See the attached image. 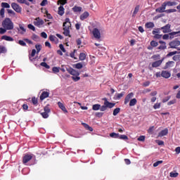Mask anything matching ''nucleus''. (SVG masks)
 <instances>
[{
    "label": "nucleus",
    "mask_w": 180,
    "mask_h": 180,
    "mask_svg": "<svg viewBox=\"0 0 180 180\" xmlns=\"http://www.w3.org/2000/svg\"><path fill=\"white\" fill-rule=\"evenodd\" d=\"M102 101H104L103 105L100 107V110L102 112H105L108 108L111 109L116 105V103H110L106 97L103 98Z\"/></svg>",
    "instance_id": "f257e3e1"
},
{
    "label": "nucleus",
    "mask_w": 180,
    "mask_h": 180,
    "mask_svg": "<svg viewBox=\"0 0 180 180\" xmlns=\"http://www.w3.org/2000/svg\"><path fill=\"white\" fill-rule=\"evenodd\" d=\"M71 26L72 24L70 21V18H66L65 20V22H63V34H65V36L71 37V35L70 34V30L71 29Z\"/></svg>",
    "instance_id": "f03ea898"
},
{
    "label": "nucleus",
    "mask_w": 180,
    "mask_h": 180,
    "mask_svg": "<svg viewBox=\"0 0 180 180\" xmlns=\"http://www.w3.org/2000/svg\"><path fill=\"white\" fill-rule=\"evenodd\" d=\"M2 27L5 29H6L7 30H11L13 29V22L11 20L10 18H6V19H4V20L2 22Z\"/></svg>",
    "instance_id": "7ed1b4c3"
},
{
    "label": "nucleus",
    "mask_w": 180,
    "mask_h": 180,
    "mask_svg": "<svg viewBox=\"0 0 180 180\" xmlns=\"http://www.w3.org/2000/svg\"><path fill=\"white\" fill-rule=\"evenodd\" d=\"M179 34H180V31L179 32H171L169 34H166L163 36V39H173L174 37H177L179 36Z\"/></svg>",
    "instance_id": "20e7f679"
},
{
    "label": "nucleus",
    "mask_w": 180,
    "mask_h": 180,
    "mask_svg": "<svg viewBox=\"0 0 180 180\" xmlns=\"http://www.w3.org/2000/svg\"><path fill=\"white\" fill-rule=\"evenodd\" d=\"M32 158H33V154H28V153L25 154L22 158V164L26 165V164H27L29 161H31Z\"/></svg>",
    "instance_id": "39448f33"
},
{
    "label": "nucleus",
    "mask_w": 180,
    "mask_h": 180,
    "mask_svg": "<svg viewBox=\"0 0 180 180\" xmlns=\"http://www.w3.org/2000/svg\"><path fill=\"white\" fill-rule=\"evenodd\" d=\"M66 71H68V72H69V74L72 77L80 75V73L78 71L69 66L66 67Z\"/></svg>",
    "instance_id": "423d86ee"
},
{
    "label": "nucleus",
    "mask_w": 180,
    "mask_h": 180,
    "mask_svg": "<svg viewBox=\"0 0 180 180\" xmlns=\"http://www.w3.org/2000/svg\"><path fill=\"white\" fill-rule=\"evenodd\" d=\"M36 49H37V51L36 49H33L32 51V53L30 54V60H32V58L34 57L35 56V54L36 53L38 54L40 51V50H41V46H36Z\"/></svg>",
    "instance_id": "0eeeda50"
},
{
    "label": "nucleus",
    "mask_w": 180,
    "mask_h": 180,
    "mask_svg": "<svg viewBox=\"0 0 180 180\" xmlns=\"http://www.w3.org/2000/svg\"><path fill=\"white\" fill-rule=\"evenodd\" d=\"M165 58H163L161 60H156L152 63L153 68H157L161 66L162 63H163Z\"/></svg>",
    "instance_id": "6e6552de"
},
{
    "label": "nucleus",
    "mask_w": 180,
    "mask_h": 180,
    "mask_svg": "<svg viewBox=\"0 0 180 180\" xmlns=\"http://www.w3.org/2000/svg\"><path fill=\"white\" fill-rule=\"evenodd\" d=\"M11 7L17 13H20L22 11V8L17 4L15 3H12L11 4Z\"/></svg>",
    "instance_id": "1a4fd4ad"
},
{
    "label": "nucleus",
    "mask_w": 180,
    "mask_h": 180,
    "mask_svg": "<svg viewBox=\"0 0 180 180\" xmlns=\"http://www.w3.org/2000/svg\"><path fill=\"white\" fill-rule=\"evenodd\" d=\"M49 112H51L49 107H44V112L41 113V115L44 119H47L49 117Z\"/></svg>",
    "instance_id": "9d476101"
},
{
    "label": "nucleus",
    "mask_w": 180,
    "mask_h": 180,
    "mask_svg": "<svg viewBox=\"0 0 180 180\" xmlns=\"http://www.w3.org/2000/svg\"><path fill=\"white\" fill-rule=\"evenodd\" d=\"M93 35L96 39H100L101 37V32L98 28H94L92 31Z\"/></svg>",
    "instance_id": "9b49d317"
},
{
    "label": "nucleus",
    "mask_w": 180,
    "mask_h": 180,
    "mask_svg": "<svg viewBox=\"0 0 180 180\" xmlns=\"http://www.w3.org/2000/svg\"><path fill=\"white\" fill-rule=\"evenodd\" d=\"M44 24V22L43 20L40 19L39 18H37L35 19V21H34V25L35 26H37L39 27H40L41 25H43Z\"/></svg>",
    "instance_id": "f8f14e48"
},
{
    "label": "nucleus",
    "mask_w": 180,
    "mask_h": 180,
    "mask_svg": "<svg viewBox=\"0 0 180 180\" xmlns=\"http://www.w3.org/2000/svg\"><path fill=\"white\" fill-rule=\"evenodd\" d=\"M133 96H134L133 92L129 93L124 98V105H127L129 102L130 99L133 98Z\"/></svg>",
    "instance_id": "ddd939ff"
},
{
    "label": "nucleus",
    "mask_w": 180,
    "mask_h": 180,
    "mask_svg": "<svg viewBox=\"0 0 180 180\" xmlns=\"http://www.w3.org/2000/svg\"><path fill=\"white\" fill-rule=\"evenodd\" d=\"M160 29L158 28V29H155V30H153L152 32V33L154 35L155 38L160 39L162 37V35L158 34L160 32Z\"/></svg>",
    "instance_id": "4468645a"
},
{
    "label": "nucleus",
    "mask_w": 180,
    "mask_h": 180,
    "mask_svg": "<svg viewBox=\"0 0 180 180\" xmlns=\"http://www.w3.org/2000/svg\"><path fill=\"white\" fill-rule=\"evenodd\" d=\"M166 5H165V3H163L162 4V6L160 7V8H157L156 9V12H158V13H165V11H166Z\"/></svg>",
    "instance_id": "2eb2a0df"
},
{
    "label": "nucleus",
    "mask_w": 180,
    "mask_h": 180,
    "mask_svg": "<svg viewBox=\"0 0 180 180\" xmlns=\"http://www.w3.org/2000/svg\"><path fill=\"white\" fill-rule=\"evenodd\" d=\"M171 77V72L167 70L162 71V77L165 79H169Z\"/></svg>",
    "instance_id": "dca6fc26"
},
{
    "label": "nucleus",
    "mask_w": 180,
    "mask_h": 180,
    "mask_svg": "<svg viewBox=\"0 0 180 180\" xmlns=\"http://www.w3.org/2000/svg\"><path fill=\"white\" fill-rule=\"evenodd\" d=\"M170 28H171V25L167 24L165 26L161 27V29H160V30H163L162 32L164 33H168V32H170V31H171Z\"/></svg>",
    "instance_id": "f3484780"
},
{
    "label": "nucleus",
    "mask_w": 180,
    "mask_h": 180,
    "mask_svg": "<svg viewBox=\"0 0 180 180\" xmlns=\"http://www.w3.org/2000/svg\"><path fill=\"white\" fill-rule=\"evenodd\" d=\"M174 61H168L166 63L165 66L163 68L164 70H167L170 68L174 67Z\"/></svg>",
    "instance_id": "a211bd4d"
},
{
    "label": "nucleus",
    "mask_w": 180,
    "mask_h": 180,
    "mask_svg": "<svg viewBox=\"0 0 180 180\" xmlns=\"http://www.w3.org/2000/svg\"><path fill=\"white\" fill-rule=\"evenodd\" d=\"M58 106H59V108H60V110H62V111H63L65 113L68 112V111L67 108L65 107L64 104H63V103H60V101L58 102Z\"/></svg>",
    "instance_id": "6ab92c4d"
},
{
    "label": "nucleus",
    "mask_w": 180,
    "mask_h": 180,
    "mask_svg": "<svg viewBox=\"0 0 180 180\" xmlns=\"http://www.w3.org/2000/svg\"><path fill=\"white\" fill-rule=\"evenodd\" d=\"M49 96V91H43L41 95L40 96V100L44 101L45 98H48Z\"/></svg>",
    "instance_id": "aec40b11"
},
{
    "label": "nucleus",
    "mask_w": 180,
    "mask_h": 180,
    "mask_svg": "<svg viewBox=\"0 0 180 180\" xmlns=\"http://www.w3.org/2000/svg\"><path fill=\"white\" fill-rule=\"evenodd\" d=\"M60 49L59 50L57 51L58 55L63 56V53H65L66 50L64 48V46H59Z\"/></svg>",
    "instance_id": "412c9836"
},
{
    "label": "nucleus",
    "mask_w": 180,
    "mask_h": 180,
    "mask_svg": "<svg viewBox=\"0 0 180 180\" xmlns=\"http://www.w3.org/2000/svg\"><path fill=\"white\" fill-rule=\"evenodd\" d=\"M124 96V91H122L119 94H116L115 95L114 99L115 100H120V98H122Z\"/></svg>",
    "instance_id": "4be33fe9"
},
{
    "label": "nucleus",
    "mask_w": 180,
    "mask_h": 180,
    "mask_svg": "<svg viewBox=\"0 0 180 180\" xmlns=\"http://www.w3.org/2000/svg\"><path fill=\"white\" fill-rule=\"evenodd\" d=\"M165 6H175L177 5V3L175 1H166L164 2Z\"/></svg>",
    "instance_id": "5701e85b"
},
{
    "label": "nucleus",
    "mask_w": 180,
    "mask_h": 180,
    "mask_svg": "<svg viewBox=\"0 0 180 180\" xmlns=\"http://www.w3.org/2000/svg\"><path fill=\"white\" fill-rule=\"evenodd\" d=\"M64 11L65 8L63 6H59V8H58V14H59V15L60 16L63 15V14L65 13Z\"/></svg>",
    "instance_id": "b1692460"
},
{
    "label": "nucleus",
    "mask_w": 180,
    "mask_h": 180,
    "mask_svg": "<svg viewBox=\"0 0 180 180\" xmlns=\"http://www.w3.org/2000/svg\"><path fill=\"white\" fill-rule=\"evenodd\" d=\"M89 16V13L88 12H84L80 15L79 19L81 20H84L86 19Z\"/></svg>",
    "instance_id": "393cba45"
},
{
    "label": "nucleus",
    "mask_w": 180,
    "mask_h": 180,
    "mask_svg": "<svg viewBox=\"0 0 180 180\" xmlns=\"http://www.w3.org/2000/svg\"><path fill=\"white\" fill-rule=\"evenodd\" d=\"M168 134V129H165L164 130H162V131H160L158 134V137H162L164 136H166Z\"/></svg>",
    "instance_id": "a878e982"
},
{
    "label": "nucleus",
    "mask_w": 180,
    "mask_h": 180,
    "mask_svg": "<svg viewBox=\"0 0 180 180\" xmlns=\"http://www.w3.org/2000/svg\"><path fill=\"white\" fill-rule=\"evenodd\" d=\"M82 125L88 131H93L94 129L91 127H89V124H86V123H82Z\"/></svg>",
    "instance_id": "bb28decb"
},
{
    "label": "nucleus",
    "mask_w": 180,
    "mask_h": 180,
    "mask_svg": "<svg viewBox=\"0 0 180 180\" xmlns=\"http://www.w3.org/2000/svg\"><path fill=\"white\" fill-rule=\"evenodd\" d=\"M137 103V100L136 98H131L129 101V106H134Z\"/></svg>",
    "instance_id": "cd10ccee"
},
{
    "label": "nucleus",
    "mask_w": 180,
    "mask_h": 180,
    "mask_svg": "<svg viewBox=\"0 0 180 180\" xmlns=\"http://www.w3.org/2000/svg\"><path fill=\"white\" fill-rule=\"evenodd\" d=\"M1 39H5L6 41H13V39L12 37L6 35L2 36Z\"/></svg>",
    "instance_id": "c85d7f7f"
},
{
    "label": "nucleus",
    "mask_w": 180,
    "mask_h": 180,
    "mask_svg": "<svg viewBox=\"0 0 180 180\" xmlns=\"http://www.w3.org/2000/svg\"><path fill=\"white\" fill-rule=\"evenodd\" d=\"M86 58V55L84 53H80L79 56V59L81 61L85 60Z\"/></svg>",
    "instance_id": "c756f323"
},
{
    "label": "nucleus",
    "mask_w": 180,
    "mask_h": 180,
    "mask_svg": "<svg viewBox=\"0 0 180 180\" xmlns=\"http://www.w3.org/2000/svg\"><path fill=\"white\" fill-rule=\"evenodd\" d=\"M145 27L148 29L153 28L155 27V25L153 22H149L146 23Z\"/></svg>",
    "instance_id": "7c9ffc66"
},
{
    "label": "nucleus",
    "mask_w": 180,
    "mask_h": 180,
    "mask_svg": "<svg viewBox=\"0 0 180 180\" xmlns=\"http://www.w3.org/2000/svg\"><path fill=\"white\" fill-rule=\"evenodd\" d=\"M101 104H94L92 105V110H99L101 109Z\"/></svg>",
    "instance_id": "2f4dec72"
},
{
    "label": "nucleus",
    "mask_w": 180,
    "mask_h": 180,
    "mask_svg": "<svg viewBox=\"0 0 180 180\" xmlns=\"http://www.w3.org/2000/svg\"><path fill=\"white\" fill-rule=\"evenodd\" d=\"M74 68L75 69L80 70V69L83 68V64L81 63H77L74 65Z\"/></svg>",
    "instance_id": "473e14b6"
},
{
    "label": "nucleus",
    "mask_w": 180,
    "mask_h": 180,
    "mask_svg": "<svg viewBox=\"0 0 180 180\" xmlns=\"http://www.w3.org/2000/svg\"><path fill=\"white\" fill-rule=\"evenodd\" d=\"M71 79L75 82H79L81 79V77L79 75H75V76H72Z\"/></svg>",
    "instance_id": "72a5a7b5"
},
{
    "label": "nucleus",
    "mask_w": 180,
    "mask_h": 180,
    "mask_svg": "<svg viewBox=\"0 0 180 180\" xmlns=\"http://www.w3.org/2000/svg\"><path fill=\"white\" fill-rule=\"evenodd\" d=\"M169 46H180V41L174 40L169 44Z\"/></svg>",
    "instance_id": "f704fd0d"
},
{
    "label": "nucleus",
    "mask_w": 180,
    "mask_h": 180,
    "mask_svg": "<svg viewBox=\"0 0 180 180\" xmlns=\"http://www.w3.org/2000/svg\"><path fill=\"white\" fill-rule=\"evenodd\" d=\"M20 29H18V31L20 32V34H24L26 32V29L24 28V27L22 25H19Z\"/></svg>",
    "instance_id": "c9c22d12"
},
{
    "label": "nucleus",
    "mask_w": 180,
    "mask_h": 180,
    "mask_svg": "<svg viewBox=\"0 0 180 180\" xmlns=\"http://www.w3.org/2000/svg\"><path fill=\"white\" fill-rule=\"evenodd\" d=\"M1 7L2 8L5 9V8H11V5H9V4L8 3H1Z\"/></svg>",
    "instance_id": "e433bc0d"
},
{
    "label": "nucleus",
    "mask_w": 180,
    "mask_h": 180,
    "mask_svg": "<svg viewBox=\"0 0 180 180\" xmlns=\"http://www.w3.org/2000/svg\"><path fill=\"white\" fill-rule=\"evenodd\" d=\"M76 51H77V50H76V49H74L73 51L70 53V57L71 58H73V59H75V60H77V58L75 56Z\"/></svg>",
    "instance_id": "4c0bfd02"
},
{
    "label": "nucleus",
    "mask_w": 180,
    "mask_h": 180,
    "mask_svg": "<svg viewBox=\"0 0 180 180\" xmlns=\"http://www.w3.org/2000/svg\"><path fill=\"white\" fill-rule=\"evenodd\" d=\"M139 8H140V6L139 5L136 6L135 7L133 15H132L133 17H134L136 15V14L139 12Z\"/></svg>",
    "instance_id": "58836bf2"
},
{
    "label": "nucleus",
    "mask_w": 180,
    "mask_h": 180,
    "mask_svg": "<svg viewBox=\"0 0 180 180\" xmlns=\"http://www.w3.org/2000/svg\"><path fill=\"white\" fill-rule=\"evenodd\" d=\"M41 66L45 68L47 70L50 69V65H49L46 62L41 63Z\"/></svg>",
    "instance_id": "ea45409f"
},
{
    "label": "nucleus",
    "mask_w": 180,
    "mask_h": 180,
    "mask_svg": "<svg viewBox=\"0 0 180 180\" xmlns=\"http://www.w3.org/2000/svg\"><path fill=\"white\" fill-rule=\"evenodd\" d=\"M82 8L81 7H78V6H74L73 8H72V11H74V12H80V11H82Z\"/></svg>",
    "instance_id": "a19ab883"
},
{
    "label": "nucleus",
    "mask_w": 180,
    "mask_h": 180,
    "mask_svg": "<svg viewBox=\"0 0 180 180\" xmlns=\"http://www.w3.org/2000/svg\"><path fill=\"white\" fill-rule=\"evenodd\" d=\"M119 112H120V108H115V110H113V116H116L117 115V114H119Z\"/></svg>",
    "instance_id": "79ce46f5"
},
{
    "label": "nucleus",
    "mask_w": 180,
    "mask_h": 180,
    "mask_svg": "<svg viewBox=\"0 0 180 180\" xmlns=\"http://www.w3.org/2000/svg\"><path fill=\"white\" fill-rule=\"evenodd\" d=\"M52 71L54 74H57V73H59L60 72V68L58 67H53V69H52Z\"/></svg>",
    "instance_id": "37998d69"
},
{
    "label": "nucleus",
    "mask_w": 180,
    "mask_h": 180,
    "mask_svg": "<svg viewBox=\"0 0 180 180\" xmlns=\"http://www.w3.org/2000/svg\"><path fill=\"white\" fill-rule=\"evenodd\" d=\"M0 53H6V48L5 46H0Z\"/></svg>",
    "instance_id": "c03bdc74"
},
{
    "label": "nucleus",
    "mask_w": 180,
    "mask_h": 180,
    "mask_svg": "<svg viewBox=\"0 0 180 180\" xmlns=\"http://www.w3.org/2000/svg\"><path fill=\"white\" fill-rule=\"evenodd\" d=\"M178 176H179V173L178 172H172L170 173V177H172V178H176V177H178Z\"/></svg>",
    "instance_id": "a18cd8bd"
},
{
    "label": "nucleus",
    "mask_w": 180,
    "mask_h": 180,
    "mask_svg": "<svg viewBox=\"0 0 180 180\" xmlns=\"http://www.w3.org/2000/svg\"><path fill=\"white\" fill-rule=\"evenodd\" d=\"M110 136L115 139H119V134L115 132L110 134Z\"/></svg>",
    "instance_id": "49530a36"
},
{
    "label": "nucleus",
    "mask_w": 180,
    "mask_h": 180,
    "mask_svg": "<svg viewBox=\"0 0 180 180\" xmlns=\"http://www.w3.org/2000/svg\"><path fill=\"white\" fill-rule=\"evenodd\" d=\"M178 52L176 51H172V52H169L168 54H167V57H172V56H175L176 54H177Z\"/></svg>",
    "instance_id": "de8ad7c7"
},
{
    "label": "nucleus",
    "mask_w": 180,
    "mask_h": 180,
    "mask_svg": "<svg viewBox=\"0 0 180 180\" xmlns=\"http://www.w3.org/2000/svg\"><path fill=\"white\" fill-rule=\"evenodd\" d=\"M118 139H122V140H128V137L126 135H120V134H119Z\"/></svg>",
    "instance_id": "09e8293b"
},
{
    "label": "nucleus",
    "mask_w": 180,
    "mask_h": 180,
    "mask_svg": "<svg viewBox=\"0 0 180 180\" xmlns=\"http://www.w3.org/2000/svg\"><path fill=\"white\" fill-rule=\"evenodd\" d=\"M152 59H153L154 60H160V56L159 54L153 55L152 56Z\"/></svg>",
    "instance_id": "8fccbe9b"
},
{
    "label": "nucleus",
    "mask_w": 180,
    "mask_h": 180,
    "mask_svg": "<svg viewBox=\"0 0 180 180\" xmlns=\"http://www.w3.org/2000/svg\"><path fill=\"white\" fill-rule=\"evenodd\" d=\"M160 107H161L160 103H156L153 105V108H154L155 110L159 109V108H160Z\"/></svg>",
    "instance_id": "3c124183"
},
{
    "label": "nucleus",
    "mask_w": 180,
    "mask_h": 180,
    "mask_svg": "<svg viewBox=\"0 0 180 180\" xmlns=\"http://www.w3.org/2000/svg\"><path fill=\"white\" fill-rule=\"evenodd\" d=\"M67 1L68 0H59L58 1V4H60V5H62V6L65 4H67Z\"/></svg>",
    "instance_id": "603ef678"
},
{
    "label": "nucleus",
    "mask_w": 180,
    "mask_h": 180,
    "mask_svg": "<svg viewBox=\"0 0 180 180\" xmlns=\"http://www.w3.org/2000/svg\"><path fill=\"white\" fill-rule=\"evenodd\" d=\"M32 38L33 40H34V41H38L39 39V37L35 34L32 35Z\"/></svg>",
    "instance_id": "864d4df0"
},
{
    "label": "nucleus",
    "mask_w": 180,
    "mask_h": 180,
    "mask_svg": "<svg viewBox=\"0 0 180 180\" xmlns=\"http://www.w3.org/2000/svg\"><path fill=\"white\" fill-rule=\"evenodd\" d=\"M174 61H180V55H176L173 57Z\"/></svg>",
    "instance_id": "5fc2aeb1"
},
{
    "label": "nucleus",
    "mask_w": 180,
    "mask_h": 180,
    "mask_svg": "<svg viewBox=\"0 0 180 180\" xmlns=\"http://www.w3.org/2000/svg\"><path fill=\"white\" fill-rule=\"evenodd\" d=\"M162 160H158L153 164V167H158V165H160V164H162Z\"/></svg>",
    "instance_id": "6e6d98bb"
},
{
    "label": "nucleus",
    "mask_w": 180,
    "mask_h": 180,
    "mask_svg": "<svg viewBox=\"0 0 180 180\" xmlns=\"http://www.w3.org/2000/svg\"><path fill=\"white\" fill-rule=\"evenodd\" d=\"M0 15L4 18L5 17V8H1L0 10Z\"/></svg>",
    "instance_id": "4d7b16f0"
},
{
    "label": "nucleus",
    "mask_w": 180,
    "mask_h": 180,
    "mask_svg": "<svg viewBox=\"0 0 180 180\" xmlns=\"http://www.w3.org/2000/svg\"><path fill=\"white\" fill-rule=\"evenodd\" d=\"M32 102L34 105H37L38 103V100L35 97H32Z\"/></svg>",
    "instance_id": "13d9d810"
},
{
    "label": "nucleus",
    "mask_w": 180,
    "mask_h": 180,
    "mask_svg": "<svg viewBox=\"0 0 180 180\" xmlns=\"http://www.w3.org/2000/svg\"><path fill=\"white\" fill-rule=\"evenodd\" d=\"M176 12V9H169V10H166L165 13H175Z\"/></svg>",
    "instance_id": "bf43d9fd"
},
{
    "label": "nucleus",
    "mask_w": 180,
    "mask_h": 180,
    "mask_svg": "<svg viewBox=\"0 0 180 180\" xmlns=\"http://www.w3.org/2000/svg\"><path fill=\"white\" fill-rule=\"evenodd\" d=\"M7 30H8L7 29L1 27L0 28V34H5V32H6Z\"/></svg>",
    "instance_id": "052dcab7"
},
{
    "label": "nucleus",
    "mask_w": 180,
    "mask_h": 180,
    "mask_svg": "<svg viewBox=\"0 0 180 180\" xmlns=\"http://www.w3.org/2000/svg\"><path fill=\"white\" fill-rule=\"evenodd\" d=\"M49 39L51 40V41H56V40L58 39L55 36L51 35L49 37Z\"/></svg>",
    "instance_id": "680f3d73"
},
{
    "label": "nucleus",
    "mask_w": 180,
    "mask_h": 180,
    "mask_svg": "<svg viewBox=\"0 0 180 180\" xmlns=\"http://www.w3.org/2000/svg\"><path fill=\"white\" fill-rule=\"evenodd\" d=\"M146 137L144 136H140L137 140L139 141H145Z\"/></svg>",
    "instance_id": "e2e57ef3"
},
{
    "label": "nucleus",
    "mask_w": 180,
    "mask_h": 180,
    "mask_svg": "<svg viewBox=\"0 0 180 180\" xmlns=\"http://www.w3.org/2000/svg\"><path fill=\"white\" fill-rule=\"evenodd\" d=\"M27 27H28L29 29L33 30V31H35V27H34V26L32 25V24H29V25H27Z\"/></svg>",
    "instance_id": "0e129e2a"
},
{
    "label": "nucleus",
    "mask_w": 180,
    "mask_h": 180,
    "mask_svg": "<svg viewBox=\"0 0 180 180\" xmlns=\"http://www.w3.org/2000/svg\"><path fill=\"white\" fill-rule=\"evenodd\" d=\"M46 4H48V1L47 0H43L40 5L41 6H45Z\"/></svg>",
    "instance_id": "69168bd1"
},
{
    "label": "nucleus",
    "mask_w": 180,
    "mask_h": 180,
    "mask_svg": "<svg viewBox=\"0 0 180 180\" xmlns=\"http://www.w3.org/2000/svg\"><path fill=\"white\" fill-rule=\"evenodd\" d=\"M150 46H158V43L155 41H152L150 42Z\"/></svg>",
    "instance_id": "338daca9"
},
{
    "label": "nucleus",
    "mask_w": 180,
    "mask_h": 180,
    "mask_svg": "<svg viewBox=\"0 0 180 180\" xmlns=\"http://www.w3.org/2000/svg\"><path fill=\"white\" fill-rule=\"evenodd\" d=\"M174 151H176V154L180 153V147H177L176 149H174Z\"/></svg>",
    "instance_id": "774afa93"
}]
</instances>
